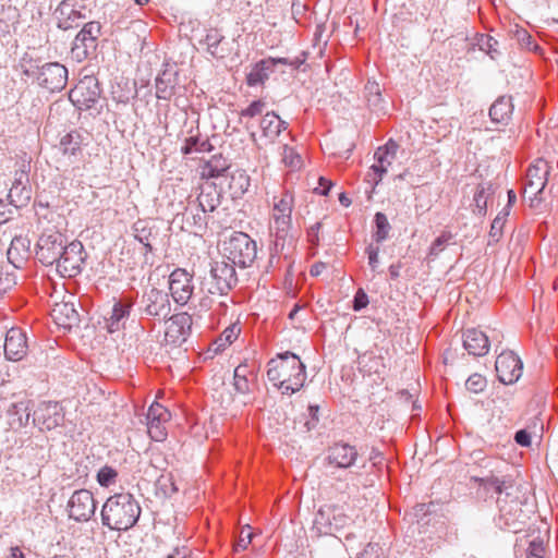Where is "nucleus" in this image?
Returning a JSON list of instances; mask_svg holds the SVG:
<instances>
[{"label":"nucleus","instance_id":"nucleus-49","mask_svg":"<svg viewBox=\"0 0 558 558\" xmlns=\"http://www.w3.org/2000/svg\"><path fill=\"white\" fill-rule=\"evenodd\" d=\"M266 109V102L262 99L251 102L246 108L240 111V119L255 118L264 113Z\"/></svg>","mask_w":558,"mask_h":558},{"label":"nucleus","instance_id":"nucleus-18","mask_svg":"<svg viewBox=\"0 0 558 558\" xmlns=\"http://www.w3.org/2000/svg\"><path fill=\"white\" fill-rule=\"evenodd\" d=\"M171 414L168 409L158 402H154L147 412V430L150 438L155 441H162L166 439L167 424L170 421Z\"/></svg>","mask_w":558,"mask_h":558},{"label":"nucleus","instance_id":"nucleus-54","mask_svg":"<svg viewBox=\"0 0 558 558\" xmlns=\"http://www.w3.org/2000/svg\"><path fill=\"white\" fill-rule=\"evenodd\" d=\"M480 485L487 490H494L496 494L502 493L504 482L496 476H487L478 480Z\"/></svg>","mask_w":558,"mask_h":558},{"label":"nucleus","instance_id":"nucleus-35","mask_svg":"<svg viewBox=\"0 0 558 558\" xmlns=\"http://www.w3.org/2000/svg\"><path fill=\"white\" fill-rule=\"evenodd\" d=\"M83 138L77 131L65 134L60 141V149L63 155L76 156L81 151Z\"/></svg>","mask_w":558,"mask_h":558},{"label":"nucleus","instance_id":"nucleus-20","mask_svg":"<svg viewBox=\"0 0 558 558\" xmlns=\"http://www.w3.org/2000/svg\"><path fill=\"white\" fill-rule=\"evenodd\" d=\"M142 302L146 315L166 318L171 312V303L168 293L156 288L146 291Z\"/></svg>","mask_w":558,"mask_h":558},{"label":"nucleus","instance_id":"nucleus-16","mask_svg":"<svg viewBox=\"0 0 558 558\" xmlns=\"http://www.w3.org/2000/svg\"><path fill=\"white\" fill-rule=\"evenodd\" d=\"M169 290L175 303L185 305L193 295V276L183 268L174 269L169 276Z\"/></svg>","mask_w":558,"mask_h":558},{"label":"nucleus","instance_id":"nucleus-32","mask_svg":"<svg viewBox=\"0 0 558 558\" xmlns=\"http://www.w3.org/2000/svg\"><path fill=\"white\" fill-rule=\"evenodd\" d=\"M31 401L22 400L11 403L8 408V415L11 417V425L19 427L26 426L31 417Z\"/></svg>","mask_w":558,"mask_h":558},{"label":"nucleus","instance_id":"nucleus-43","mask_svg":"<svg viewBox=\"0 0 558 558\" xmlns=\"http://www.w3.org/2000/svg\"><path fill=\"white\" fill-rule=\"evenodd\" d=\"M375 226L376 231L374 232L373 238L377 243H381L388 238L391 228L385 214L377 213L375 215Z\"/></svg>","mask_w":558,"mask_h":558},{"label":"nucleus","instance_id":"nucleus-4","mask_svg":"<svg viewBox=\"0 0 558 558\" xmlns=\"http://www.w3.org/2000/svg\"><path fill=\"white\" fill-rule=\"evenodd\" d=\"M294 209V195L288 190L280 191L272 196L269 211V230L276 238V246L284 242L292 230V213ZM283 245V243H281Z\"/></svg>","mask_w":558,"mask_h":558},{"label":"nucleus","instance_id":"nucleus-63","mask_svg":"<svg viewBox=\"0 0 558 558\" xmlns=\"http://www.w3.org/2000/svg\"><path fill=\"white\" fill-rule=\"evenodd\" d=\"M474 201L476 203V206L480 208V211L486 206V201L484 199V191H478L475 196Z\"/></svg>","mask_w":558,"mask_h":558},{"label":"nucleus","instance_id":"nucleus-6","mask_svg":"<svg viewBox=\"0 0 558 558\" xmlns=\"http://www.w3.org/2000/svg\"><path fill=\"white\" fill-rule=\"evenodd\" d=\"M257 255L256 242L243 232H234L223 243V257L234 266H251Z\"/></svg>","mask_w":558,"mask_h":558},{"label":"nucleus","instance_id":"nucleus-21","mask_svg":"<svg viewBox=\"0 0 558 558\" xmlns=\"http://www.w3.org/2000/svg\"><path fill=\"white\" fill-rule=\"evenodd\" d=\"M54 16L58 27L64 31L77 27L87 19L84 11L74 7L73 0H62L54 11Z\"/></svg>","mask_w":558,"mask_h":558},{"label":"nucleus","instance_id":"nucleus-48","mask_svg":"<svg viewBox=\"0 0 558 558\" xmlns=\"http://www.w3.org/2000/svg\"><path fill=\"white\" fill-rule=\"evenodd\" d=\"M135 239L138 240L142 244L145 245L148 252L153 251L150 244L151 232L146 228L143 221H137L134 225Z\"/></svg>","mask_w":558,"mask_h":558},{"label":"nucleus","instance_id":"nucleus-47","mask_svg":"<svg viewBox=\"0 0 558 558\" xmlns=\"http://www.w3.org/2000/svg\"><path fill=\"white\" fill-rule=\"evenodd\" d=\"M118 472L109 465L102 466L97 473V482L102 487H109L116 484Z\"/></svg>","mask_w":558,"mask_h":558},{"label":"nucleus","instance_id":"nucleus-45","mask_svg":"<svg viewBox=\"0 0 558 558\" xmlns=\"http://www.w3.org/2000/svg\"><path fill=\"white\" fill-rule=\"evenodd\" d=\"M452 239V232L444 230L432 243L428 255L433 258L437 257Z\"/></svg>","mask_w":558,"mask_h":558},{"label":"nucleus","instance_id":"nucleus-41","mask_svg":"<svg viewBox=\"0 0 558 558\" xmlns=\"http://www.w3.org/2000/svg\"><path fill=\"white\" fill-rule=\"evenodd\" d=\"M223 36L217 29H210L205 37V44L207 45V51L215 58H223V50L219 48Z\"/></svg>","mask_w":558,"mask_h":558},{"label":"nucleus","instance_id":"nucleus-25","mask_svg":"<svg viewBox=\"0 0 558 558\" xmlns=\"http://www.w3.org/2000/svg\"><path fill=\"white\" fill-rule=\"evenodd\" d=\"M54 323L63 328H71L78 320V314L72 303L61 302L54 304L51 310Z\"/></svg>","mask_w":558,"mask_h":558},{"label":"nucleus","instance_id":"nucleus-22","mask_svg":"<svg viewBox=\"0 0 558 558\" xmlns=\"http://www.w3.org/2000/svg\"><path fill=\"white\" fill-rule=\"evenodd\" d=\"M26 333L21 328H11L7 331L4 341V354L10 361H21L27 353Z\"/></svg>","mask_w":558,"mask_h":558},{"label":"nucleus","instance_id":"nucleus-42","mask_svg":"<svg viewBox=\"0 0 558 558\" xmlns=\"http://www.w3.org/2000/svg\"><path fill=\"white\" fill-rule=\"evenodd\" d=\"M240 331H241L240 327L235 324L227 327L221 332V335L216 339L215 344L217 345V348L215 350L216 351L223 350L227 345H230L231 343H233L236 340V338L239 337Z\"/></svg>","mask_w":558,"mask_h":558},{"label":"nucleus","instance_id":"nucleus-61","mask_svg":"<svg viewBox=\"0 0 558 558\" xmlns=\"http://www.w3.org/2000/svg\"><path fill=\"white\" fill-rule=\"evenodd\" d=\"M325 268H326V264L325 263H323V262L315 263L314 265H312V267L310 269V274L313 277H317V276H319L323 272V270Z\"/></svg>","mask_w":558,"mask_h":558},{"label":"nucleus","instance_id":"nucleus-3","mask_svg":"<svg viewBox=\"0 0 558 558\" xmlns=\"http://www.w3.org/2000/svg\"><path fill=\"white\" fill-rule=\"evenodd\" d=\"M22 74L31 77L49 93L61 92L68 83V69L59 62H47L39 65L33 59L21 61Z\"/></svg>","mask_w":558,"mask_h":558},{"label":"nucleus","instance_id":"nucleus-40","mask_svg":"<svg viewBox=\"0 0 558 558\" xmlns=\"http://www.w3.org/2000/svg\"><path fill=\"white\" fill-rule=\"evenodd\" d=\"M187 223L195 228V232H199L207 227V211H203L195 205V211L192 206L186 208L184 214Z\"/></svg>","mask_w":558,"mask_h":558},{"label":"nucleus","instance_id":"nucleus-9","mask_svg":"<svg viewBox=\"0 0 558 558\" xmlns=\"http://www.w3.org/2000/svg\"><path fill=\"white\" fill-rule=\"evenodd\" d=\"M86 253L80 241H73L64 246L60 258L56 260L57 271L61 277L74 278L82 271Z\"/></svg>","mask_w":558,"mask_h":558},{"label":"nucleus","instance_id":"nucleus-46","mask_svg":"<svg viewBox=\"0 0 558 558\" xmlns=\"http://www.w3.org/2000/svg\"><path fill=\"white\" fill-rule=\"evenodd\" d=\"M210 144L207 141H201L197 136H191L185 140L181 151L184 155H190L195 151H207L209 150Z\"/></svg>","mask_w":558,"mask_h":558},{"label":"nucleus","instance_id":"nucleus-11","mask_svg":"<svg viewBox=\"0 0 558 558\" xmlns=\"http://www.w3.org/2000/svg\"><path fill=\"white\" fill-rule=\"evenodd\" d=\"M100 29V23L95 21L88 22L83 26L72 44L71 57L73 60L82 62L88 58L89 53L96 50Z\"/></svg>","mask_w":558,"mask_h":558},{"label":"nucleus","instance_id":"nucleus-39","mask_svg":"<svg viewBox=\"0 0 558 558\" xmlns=\"http://www.w3.org/2000/svg\"><path fill=\"white\" fill-rule=\"evenodd\" d=\"M359 364L362 369L367 374H380L385 365L383 357L374 355L373 353H365L360 356Z\"/></svg>","mask_w":558,"mask_h":558},{"label":"nucleus","instance_id":"nucleus-55","mask_svg":"<svg viewBox=\"0 0 558 558\" xmlns=\"http://www.w3.org/2000/svg\"><path fill=\"white\" fill-rule=\"evenodd\" d=\"M251 541H252V532H251L250 527L243 529L240 533L239 539L234 544V551L238 553V551L246 549V547L251 543Z\"/></svg>","mask_w":558,"mask_h":558},{"label":"nucleus","instance_id":"nucleus-26","mask_svg":"<svg viewBox=\"0 0 558 558\" xmlns=\"http://www.w3.org/2000/svg\"><path fill=\"white\" fill-rule=\"evenodd\" d=\"M31 241L26 236H14L8 250V259L20 268L29 256Z\"/></svg>","mask_w":558,"mask_h":558},{"label":"nucleus","instance_id":"nucleus-36","mask_svg":"<svg viewBox=\"0 0 558 558\" xmlns=\"http://www.w3.org/2000/svg\"><path fill=\"white\" fill-rule=\"evenodd\" d=\"M364 95L368 107L374 111L383 109V97L380 86L377 82L368 81L364 87Z\"/></svg>","mask_w":558,"mask_h":558},{"label":"nucleus","instance_id":"nucleus-23","mask_svg":"<svg viewBox=\"0 0 558 558\" xmlns=\"http://www.w3.org/2000/svg\"><path fill=\"white\" fill-rule=\"evenodd\" d=\"M356 458L355 447L348 444H335L328 449L327 453L328 464L340 469L350 468Z\"/></svg>","mask_w":558,"mask_h":558},{"label":"nucleus","instance_id":"nucleus-10","mask_svg":"<svg viewBox=\"0 0 558 558\" xmlns=\"http://www.w3.org/2000/svg\"><path fill=\"white\" fill-rule=\"evenodd\" d=\"M99 96V83L93 75H85L69 93L70 101L81 111L90 109L98 101Z\"/></svg>","mask_w":558,"mask_h":558},{"label":"nucleus","instance_id":"nucleus-13","mask_svg":"<svg viewBox=\"0 0 558 558\" xmlns=\"http://www.w3.org/2000/svg\"><path fill=\"white\" fill-rule=\"evenodd\" d=\"M66 511L69 518L76 522H87L96 511V500L88 489H77L70 497Z\"/></svg>","mask_w":558,"mask_h":558},{"label":"nucleus","instance_id":"nucleus-53","mask_svg":"<svg viewBox=\"0 0 558 558\" xmlns=\"http://www.w3.org/2000/svg\"><path fill=\"white\" fill-rule=\"evenodd\" d=\"M544 542L538 537L531 541L529 548L526 549V558H544Z\"/></svg>","mask_w":558,"mask_h":558},{"label":"nucleus","instance_id":"nucleus-51","mask_svg":"<svg viewBox=\"0 0 558 558\" xmlns=\"http://www.w3.org/2000/svg\"><path fill=\"white\" fill-rule=\"evenodd\" d=\"M282 161L292 169H298L302 165L300 155L288 145H283Z\"/></svg>","mask_w":558,"mask_h":558},{"label":"nucleus","instance_id":"nucleus-33","mask_svg":"<svg viewBox=\"0 0 558 558\" xmlns=\"http://www.w3.org/2000/svg\"><path fill=\"white\" fill-rule=\"evenodd\" d=\"M227 160L221 156H213L201 167V175L205 179H214L222 177L228 170Z\"/></svg>","mask_w":558,"mask_h":558},{"label":"nucleus","instance_id":"nucleus-7","mask_svg":"<svg viewBox=\"0 0 558 558\" xmlns=\"http://www.w3.org/2000/svg\"><path fill=\"white\" fill-rule=\"evenodd\" d=\"M203 283L211 294H227L238 283L235 266L225 257L221 260L211 262L209 272L204 277Z\"/></svg>","mask_w":558,"mask_h":558},{"label":"nucleus","instance_id":"nucleus-38","mask_svg":"<svg viewBox=\"0 0 558 558\" xmlns=\"http://www.w3.org/2000/svg\"><path fill=\"white\" fill-rule=\"evenodd\" d=\"M509 216V209L504 208L498 215L495 217L490 225V230L488 233L489 241L488 244L497 243L504 233V227L506 225L507 218Z\"/></svg>","mask_w":558,"mask_h":558},{"label":"nucleus","instance_id":"nucleus-59","mask_svg":"<svg viewBox=\"0 0 558 558\" xmlns=\"http://www.w3.org/2000/svg\"><path fill=\"white\" fill-rule=\"evenodd\" d=\"M320 227H322L320 222H316L307 231L308 241L314 245L318 244V241H319L318 233H319Z\"/></svg>","mask_w":558,"mask_h":558},{"label":"nucleus","instance_id":"nucleus-60","mask_svg":"<svg viewBox=\"0 0 558 558\" xmlns=\"http://www.w3.org/2000/svg\"><path fill=\"white\" fill-rule=\"evenodd\" d=\"M331 183L325 178H319V187H316L315 190L318 191L322 195H327L330 190Z\"/></svg>","mask_w":558,"mask_h":558},{"label":"nucleus","instance_id":"nucleus-1","mask_svg":"<svg viewBox=\"0 0 558 558\" xmlns=\"http://www.w3.org/2000/svg\"><path fill=\"white\" fill-rule=\"evenodd\" d=\"M267 378L282 395H292L304 386L306 367L301 359L287 351L268 362Z\"/></svg>","mask_w":558,"mask_h":558},{"label":"nucleus","instance_id":"nucleus-34","mask_svg":"<svg viewBox=\"0 0 558 558\" xmlns=\"http://www.w3.org/2000/svg\"><path fill=\"white\" fill-rule=\"evenodd\" d=\"M251 185V179L244 170L234 171L229 181V190L233 197H239L247 192Z\"/></svg>","mask_w":558,"mask_h":558},{"label":"nucleus","instance_id":"nucleus-14","mask_svg":"<svg viewBox=\"0 0 558 558\" xmlns=\"http://www.w3.org/2000/svg\"><path fill=\"white\" fill-rule=\"evenodd\" d=\"M398 145L393 141H389L385 146L378 147L374 154L375 163L366 173L365 180L372 185H377L383 175L387 172L396 157Z\"/></svg>","mask_w":558,"mask_h":558},{"label":"nucleus","instance_id":"nucleus-64","mask_svg":"<svg viewBox=\"0 0 558 558\" xmlns=\"http://www.w3.org/2000/svg\"><path fill=\"white\" fill-rule=\"evenodd\" d=\"M7 558H25L20 547H12Z\"/></svg>","mask_w":558,"mask_h":558},{"label":"nucleus","instance_id":"nucleus-37","mask_svg":"<svg viewBox=\"0 0 558 558\" xmlns=\"http://www.w3.org/2000/svg\"><path fill=\"white\" fill-rule=\"evenodd\" d=\"M21 184V179H15V182L13 183L8 194L10 204L15 207L25 205L31 198V191L25 186L20 187Z\"/></svg>","mask_w":558,"mask_h":558},{"label":"nucleus","instance_id":"nucleus-44","mask_svg":"<svg viewBox=\"0 0 558 558\" xmlns=\"http://www.w3.org/2000/svg\"><path fill=\"white\" fill-rule=\"evenodd\" d=\"M234 390L242 397L239 402L241 404H247L251 402V383L247 377H233Z\"/></svg>","mask_w":558,"mask_h":558},{"label":"nucleus","instance_id":"nucleus-50","mask_svg":"<svg viewBox=\"0 0 558 558\" xmlns=\"http://www.w3.org/2000/svg\"><path fill=\"white\" fill-rule=\"evenodd\" d=\"M173 85L165 77L158 76L156 78V96L159 99H170L173 95Z\"/></svg>","mask_w":558,"mask_h":558},{"label":"nucleus","instance_id":"nucleus-57","mask_svg":"<svg viewBox=\"0 0 558 558\" xmlns=\"http://www.w3.org/2000/svg\"><path fill=\"white\" fill-rule=\"evenodd\" d=\"M366 253L368 255V264L372 267V269L375 270L377 265H378L379 247L378 246H374V245H369L366 248Z\"/></svg>","mask_w":558,"mask_h":558},{"label":"nucleus","instance_id":"nucleus-29","mask_svg":"<svg viewBox=\"0 0 558 558\" xmlns=\"http://www.w3.org/2000/svg\"><path fill=\"white\" fill-rule=\"evenodd\" d=\"M132 303L128 300H120L114 303L110 317L107 320L109 332L118 331L125 324L130 315Z\"/></svg>","mask_w":558,"mask_h":558},{"label":"nucleus","instance_id":"nucleus-30","mask_svg":"<svg viewBox=\"0 0 558 558\" xmlns=\"http://www.w3.org/2000/svg\"><path fill=\"white\" fill-rule=\"evenodd\" d=\"M278 62H283L281 59ZM277 61L275 59H266L257 62L246 76L248 86H257L263 84L267 78L269 72L274 69Z\"/></svg>","mask_w":558,"mask_h":558},{"label":"nucleus","instance_id":"nucleus-17","mask_svg":"<svg viewBox=\"0 0 558 558\" xmlns=\"http://www.w3.org/2000/svg\"><path fill=\"white\" fill-rule=\"evenodd\" d=\"M193 319L187 313H178L166 320L165 340L173 345H181L191 333Z\"/></svg>","mask_w":558,"mask_h":558},{"label":"nucleus","instance_id":"nucleus-5","mask_svg":"<svg viewBox=\"0 0 558 558\" xmlns=\"http://www.w3.org/2000/svg\"><path fill=\"white\" fill-rule=\"evenodd\" d=\"M314 529L319 534L337 535L344 534V539L350 541L354 537L352 532L344 533L349 530L354 521L345 512L343 506L339 505H325L319 508L314 518Z\"/></svg>","mask_w":558,"mask_h":558},{"label":"nucleus","instance_id":"nucleus-58","mask_svg":"<svg viewBox=\"0 0 558 558\" xmlns=\"http://www.w3.org/2000/svg\"><path fill=\"white\" fill-rule=\"evenodd\" d=\"M514 440L522 447H529L531 445V435L525 429H520L515 433Z\"/></svg>","mask_w":558,"mask_h":558},{"label":"nucleus","instance_id":"nucleus-27","mask_svg":"<svg viewBox=\"0 0 558 558\" xmlns=\"http://www.w3.org/2000/svg\"><path fill=\"white\" fill-rule=\"evenodd\" d=\"M513 112L512 99L509 96L498 97L489 109V117L494 123L508 124Z\"/></svg>","mask_w":558,"mask_h":558},{"label":"nucleus","instance_id":"nucleus-62","mask_svg":"<svg viewBox=\"0 0 558 558\" xmlns=\"http://www.w3.org/2000/svg\"><path fill=\"white\" fill-rule=\"evenodd\" d=\"M168 558H191L187 548H177Z\"/></svg>","mask_w":558,"mask_h":558},{"label":"nucleus","instance_id":"nucleus-12","mask_svg":"<svg viewBox=\"0 0 558 558\" xmlns=\"http://www.w3.org/2000/svg\"><path fill=\"white\" fill-rule=\"evenodd\" d=\"M64 235L57 230L44 232L36 244V257L44 265H53L64 248Z\"/></svg>","mask_w":558,"mask_h":558},{"label":"nucleus","instance_id":"nucleus-2","mask_svg":"<svg viewBox=\"0 0 558 558\" xmlns=\"http://www.w3.org/2000/svg\"><path fill=\"white\" fill-rule=\"evenodd\" d=\"M141 512V506L132 494H114L102 505L101 523L111 531H128L136 524Z\"/></svg>","mask_w":558,"mask_h":558},{"label":"nucleus","instance_id":"nucleus-31","mask_svg":"<svg viewBox=\"0 0 558 558\" xmlns=\"http://www.w3.org/2000/svg\"><path fill=\"white\" fill-rule=\"evenodd\" d=\"M259 128L264 137L274 140L280 134L282 129H286V122L274 111H267L259 122Z\"/></svg>","mask_w":558,"mask_h":558},{"label":"nucleus","instance_id":"nucleus-52","mask_svg":"<svg viewBox=\"0 0 558 558\" xmlns=\"http://www.w3.org/2000/svg\"><path fill=\"white\" fill-rule=\"evenodd\" d=\"M486 383L487 381L484 376L481 374H473L466 379L465 387L469 391L478 393L485 389Z\"/></svg>","mask_w":558,"mask_h":558},{"label":"nucleus","instance_id":"nucleus-15","mask_svg":"<svg viewBox=\"0 0 558 558\" xmlns=\"http://www.w3.org/2000/svg\"><path fill=\"white\" fill-rule=\"evenodd\" d=\"M498 379L505 385L515 383L522 375V362L512 351L501 352L495 363Z\"/></svg>","mask_w":558,"mask_h":558},{"label":"nucleus","instance_id":"nucleus-8","mask_svg":"<svg viewBox=\"0 0 558 558\" xmlns=\"http://www.w3.org/2000/svg\"><path fill=\"white\" fill-rule=\"evenodd\" d=\"M550 166L544 159H537L527 171L523 187V196L530 199V206L536 207L543 201V192L547 184Z\"/></svg>","mask_w":558,"mask_h":558},{"label":"nucleus","instance_id":"nucleus-28","mask_svg":"<svg viewBox=\"0 0 558 558\" xmlns=\"http://www.w3.org/2000/svg\"><path fill=\"white\" fill-rule=\"evenodd\" d=\"M220 204V194L214 184L205 183L196 198V206L203 211L213 213Z\"/></svg>","mask_w":558,"mask_h":558},{"label":"nucleus","instance_id":"nucleus-19","mask_svg":"<svg viewBox=\"0 0 558 558\" xmlns=\"http://www.w3.org/2000/svg\"><path fill=\"white\" fill-rule=\"evenodd\" d=\"M64 420L62 407L58 402H43L33 414V423L41 430H51Z\"/></svg>","mask_w":558,"mask_h":558},{"label":"nucleus","instance_id":"nucleus-24","mask_svg":"<svg viewBox=\"0 0 558 558\" xmlns=\"http://www.w3.org/2000/svg\"><path fill=\"white\" fill-rule=\"evenodd\" d=\"M463 347L469 354L483 356L489 350V340L483 331L471 328L465 330L463 335Z\"/></svg>","mask_w":558,"mask_h":558},{"label":"nucleus","instance_id":"nucleus-56","mask_svg":"<svg viewBox=\"0 0 558 558\" xmlns=\"http://www.w3.org/2000/svg\"><path fill=\"white\" fill-rule=\"evenodd\" d=\"M367 304H368L367 294L362 289H359L353 299V310L361 311L362 308L366 307Z\"/></svg>","mask_w":558,"mask_h":558}]
</instances>
